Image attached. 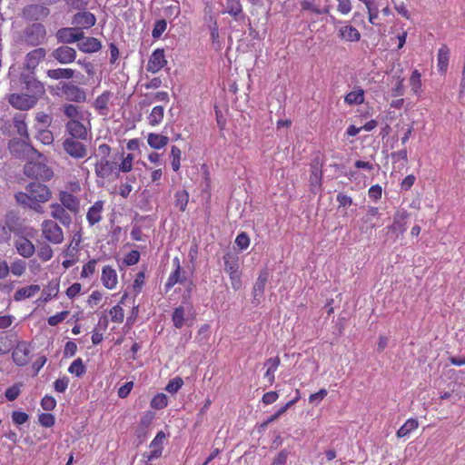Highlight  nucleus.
<instances>
[{"mask_svg": "<svg viewBox=\"0 0 465 465\" xmlns=\"http://www.w3.org/2000/svg\"><path fill=\"white\" fill-rule=\"evenodd\" d=\"M46 54L45 49L36 48L27 54L25 57V66L28 69H35Z\"/></svg>", "mask_w": 465, "mask_h": 465, "instance_id": "obj_20", "label": "nucleus"}, {"mask_svg": "<svg viewBox=\"0 0 465 465\" xmlns=\"http://www.w3.org/2000/svg\"><path fill=\"white\" fill-rule=\"evenodd\" d=\"M41 406L45 411H52L56 406V401L54 397L45 395L41 401Z\"/></svg>", "mask_w": 465, "mask_h": 465, "instance_id": "obj_62", "label": "nucleus"}, {"mask_svg": "<svg viewBox=\"0 0 465 465\" xmlns=\"http://www.w3.org/2000/svg\"><path fill=\"white\" fill-rule=\"evenodd\" d=\"M101 282L106 289H115L118 283V275L116 271L109 265L104 266L102 270Z\"/></svg>", "mask_w": 465, "mask_h": 465, "instance_id": "obj_14", "label": "nucleus"}, {"mask_svg": "<svg viewBox=\"0 0 465 465\" xmlns=\"http://www.w3.org/2000/svg\"><path fill=\"white\" fill-rule=\"evenodd\" d=\"M64 113L69 121L84 120V114L79 108L74 104H66L64 107Z\"/></svg>", "mask_w": 465, "mask_h": 465, "instance_id": "obj_40", "label": "nucleus"}, {"mask_svg": "<svg viewBox=\"0 0 465 465\" xmlns=\"http://www.w3.org/2000/svg\"><path fill=\"white\" fill-rule=\"evenodd\" d=\"M419 427V422L416 419H409L398 430L397 437L404 438L408 436L411 431L415 430Z\"/></svg>", "mask_w": 465, "mask_h": 465, "instance_id": "obj_34", "label": "nucleus"}, {"mask_svg": "<svg viewBox=\"0 0 465 465\" xmlns=\"http://www.w3.org/2000/svg\"><path fill=\"white\" fill-rule=\"evenodd\" d=\"M167 28V23L164 19H161L155 22L153 29L152 31V36L154 39H158L162 36L163 32Z\"/></svg>", "mask_w": 465, "mask_h": 465, "instance_id": "obj_50", "label": "nucleus"}, {"mask_svg": "<svg viewBox=\"0 0 465 465\" xmlns=\"http://www.w3.org/2000/svg\"><path fill=\"white\" fill-rule=\"evenodd\" d=\"M13 346L12 336L5 331H0V355L8 353Z\"/></svg>", "mask_w": 465, "mask_h": 465, "instance_id": "obj_37", "label": "nucleus"}, {"mask_svg": "<svg viewBox=\"0 0 465 465\" xmlns=\"http://www.w3.org/2000/svg\"><path fill=\"white\" fill-rule=\"evenodd\" d=\"M391 157L394 160V163H400L399 167L403 168L406 165L407 163V151L406 150H401L395 153H391Z\"/></svg>", "mask_w": 465, "mask_h": 465, "instance_id": "obj_56", "label": "nucleus"}, {"mask_svg": "<svg viewBox=\"0 0 465 465\" xmlns=\"http://www.w3.org/2000/svg\"><path fill=\"white\" fill-rule=\"evenodd\" d=\"M341 26L338 28V35L344 41L358 42L361 39L360 32L352 25L339 22Z\"/></svg>", "mask_w": 465, "mask_h": 465, "instance_id": "obj_16", "label": "nucleus"}, {"mask_svg": "<svg viewBox=\"0 0 465 465\" xmlns=\"http://www.w3.org/2000/svg\"><path fill=\"white\" fill-rule=\"evenodd\" d=\"M134 156L132 153L122 154V161L117 164L118 174L122 173H129L133 169Z\"/></svg>", "mask_w": 465, "mask_h": 465, "instance_id": "obj_36", "label": "nucleus"}, {"mask_svg": "<svg viewBox=\"0 0 465 465\" xmlns=\"http://www.w3.org/2000/svg\"><path fill=\"white\" fill-rule=\"evenodd\" d=\"M337 2V11L343 15L351 13L352 5L351 0H335Z\"/></svg>", "mask_w": 465, "mask_h": 465, "instance_id": "obj_58", "label": "nucleus"}, {"mask_svg": "<svg viewBox=\"0 0 465 465\" xmlns=\"http://www.w3.org/2000/svg\"><path fill=\"white\" fill-rule=\"evenodd\" d=\"M421 75L418 70H414L410 77V85L411 91L420 95L421 93Z\"/></svg>", "mask_w": 465, "mask_h": 465, "instance_id": "obj_42", "label": "nucleus"}, {"mask_svg": "<svg viewBox=\"0 0 465 465\" xmlns=\"http://www.w3.org/2000/svg\"><path fill=\"white\" fill-rule=\"evenodd\" d=\"M169 138L166 135L150 133L147 135V143L149 146L155 150H160L167 145Z\"/></svg>", "mask_w": 465, "mask_h": 465, "instance_id": "obj_27", "label": "nucleus"}, {"mask_svg": "<svg viewBox=\"0 0 465 465\" xmlns=\"http://www.w3.org/2000/svg\"><path fill=\"white\" fill-rule=\"evenodd\" d=\"M173 322L176 328H182L185 322V311L183 307H178L174 310L173 314Z\"/></svg>", "mask_w": 465, "mask_h": 465, "instance_id": "obj_44", "label": "nucleus"}, {"mask_svg": "<svg viewBox=\"0 0 465 465\" xmlns=\"http://www.w3.org/2000/svg\"><path fill=\"white\" fill-rule=\"evenodd\" d=\"M102 45L94 37L82 38L78 41V48L84 53H94L101 49Z\"/></svg>", "mask_w": 465, "mask_h": 465, "instance_id": "obj_22", "label": "nucleus"}, {"mask_svg": "<svg viewBox=\"0 0 465 465\" xmlns=\"http://www.w3.org/2000/svg\"><path fill=\"white\" fill-rule=\"evenodd\" d=\"M15 246L17 252L25 258L31 257L35 251V245L32 243V242L23 236H18L15 239Z\"/></svg>", "mask_w": 465, "mask_h": 465, "instance_id": "obj_17", "label": "nucleus"}, {"mask_svg": "<svg viewBox=\"0 0 465 465\" xmlns=\"http://www.w3.org/2000/svg\"><path fill=\"white\" fill-rule=\"evenodd\" d=\"M226 13L237 18L242 14V7L240 0H225Z\"/></svg>", "mask_w": 465, "mask_h": 465, "instance_id": "obj_38", "label": "nucleus"}, {"mask_svg": "<svg viewBox=\"0 0 465 465\" xmlns=\"http://www.w3.org/2000/svg\"><path fill=\"white\" fill-rule=\"evenodd\" d=\"M39 291L40 286L37 284H32L20 288L15 292L14 295V300L15 302H21L25 299H28L35 296Z\"/></svg>", "mask_w": 465, "mask_h": 465, "instance_id": "obj_26", "label": "nucleus"}, {"mask_svg": "<svg viewBox=\"0 0 465 465\" xmlns=\"http://www.w3.org/2000/svg\"><path fill=\"white\" fill-rule=\"evenodd\" d=\"M268 278L269 272L266 270L260 272L258 278L253 285L252 291L255 300L259 301V299L262 296Z\"/></svg>", "mask_w": 465, "mask_h": 465, "instance_id": "obj_25", "label": "nucleus"}, {"mask_svg": "<svg viewBox=\"0 0 465 465\" xmlns=\"http://www.w3.org/2000/svg\"><path fill=\"white\" fill-rule=\"evenodd\" d=\"M39 422L44 427H52L54 424V417L50 413H42L39 416Z\"/></svg>", "mask_w": 465, "mask_h": 465, "instance_id": "obj_64", "label": "nucleus"}, {"mask_svg": "<svg viewBox=\"0 0 465 465\" xmlns=\"http://www.w3.org/2000/svg\"><path fill=\"white\" fill-rule=\"evenodd\" d=\"M111 98L110 92H104L101 95H99L94 101V106L96 109L104 110L107 108V104Z\"/></svg>", "mask_w": 465, "mask_h": 465, "instance_id": "obj_51", "label": "nucleus"}, {"mask_svg": "<svg viewBox=\"0 0 465 465\" xmlns=\"http://www.w3.org/2000/svg\"><path fill=\"white\" fill-rule=\"evenodd\" d=\"M37 139L44 144H51L54 142V135L48 129H43L38 132Z\"/></svg>", "mask_w": 465, "mask_h": 465, "instance_id": "obj_57", "label": "nucleus"}, {"mask_svg": "<svg viewBox=\"0 0 465 465\" xmlns=\"http://www.w3.org/2000/svg\"><path fill=\"white\" fill-rule=\"evenodd\" d=\"M170 156L172 157V168L174 172H177L181 167V150L175 145L172 146Z\"/></svg>", "mask_w": 465, "mask_h": 465, "instance_id": "obj_45", "label": "nucleus"}, {"mask_svg": "<svg viewBox=\"0 0 465 465\" xmlns=\"http://www.w3.org/2000/svg\"><path fill=\"white\" fill-rule=\"evenodd\" d=\"M38 256L44 262H47V261L51 260L53 257L52 248L47 244H44V245L40 246V248L38 250Z\"/></svg>", "mask_w": 465, "mask_h": 465, "instance_id": "obj_60", "label": "nucleus"}, {"mask_svg": "<svg viewBox=\"0 0 465 465\" xmlns=\"http://www.w3.org/2000/svg\"><path fill=\"white\" fill-rule=\"evenodd\" d=\"M224 262V271L229 272H235V271L240 270V259L236 254L233 253H226L223 256Z\"/></svg>", "mask_w": 465, "mask_h": 465, "instance_id": "obj_32", "label": "nucleus"}, {"mask_svg": "<svg viewBox=\"0 0 465 465\" xmlns=\"http://www.w3.org/2000/svg\"><path fill=\"white\" fill-rule=\"evenodd\" d=\"M111 320L114 322H122L124 318V312L120 305L114 306L109 312Z\"/></svg>", "mask_w": 465, "mask_h": 465, "instance_id": "obj_55", "label": "nucleus"}, {"mask_svg": "<svg viewBox=\"0 0 465 465\" xmlns=\"http://www.w3.org/2000/svg\"><path fill=\"white\" fill-rule=\"evenodd\" d=\"M59 200L61 204L73 213H77L80 209V201L73 193L61 191L59 193Z\"/></svg>", "mask_w": 465, "mask_h": 465, "instance_id": "obj_19", "label": "nucleus"}, {"mask_svg": "<svg viewBox=\"0 0 465 465\" xmlns=\"http://www.w3.org/2000/svg\"><path fill=\"white\" fill-rule=\"evenodd\" d=\"M83 31L80 28H63L57 32L58 39L63 43H74L83 38Z\"/></svg>", "mask_w": 465, "mask_h": 465, "instance_id": "obj_12", "label": "nucleus"}, {"mask_svg": "<svg viewBox=\"0 0 465 465\" xmlns=\"http://www.w3.org/2000/svg\"><path fill=\"white\" fill-rule=\"evenodd\" d=\"M450 59V49L447 46H441L438 51L437 67L440 74L447 71Z\"/></svg>", "mask_w": 465, "mask_h": 465, "instance_id": "obj_29", "label": "nucleus"}, {"mask_svg": "<svg viewBox=\"0 0 465 465\" xmlns=\"http://www.w3.org/2000/svg\"><path fill=\"white\" fill-rule=\"evenodd\" d=\"M365 7H366L367 12H368L369 22L371 25H376V20L379 17L378 6L375 5V3L372 0V1L369 2L368 4H366Z\"/></svg>", "mask_w": 465, "mask_h": 465, "instance_id": "obj_49", "label": "nucleus"}, {"mask_svg": "<svg viewBox=\"0 0 465 465\" xmlns=\"http://www.w3.org/2000/svg\"><path fill=\"white\" fill-rule=\"evenodd\" d=\"M409 216L410 214L406 210H398L393 216V223L390 227L391 230L393 232L403 233L406 231V225Z\"/></svg>", "mask_w": 465, "mask_h": 465, "instance_id": "obj_18", "label": "nucleus"}, {"mask_svg": "<svg viewBox=\"0 0 465 465\" xmlns=\"http://www.w3.org/2000/svg\"><path fill=\"white\" fill-rule=\"evenodd\" d=\"M166 64L164 50L158 48L151 54L146 69L148 72L155 74L163 68Z\"/></svg>", "mask_w": 465, "mask_h": 465, "instance_id": "obj_11", "label": "nucleus"}, {"mask_svg": "<svg viewBox=\"0 0 465 465\" xmlns=\"http://www.w3.org/2000/svg\"><path fill=\"white\" fill-rule=\"evenodd\" d=\"M68 315H69V312L63 311L61 312H58V313L53 315V316H50L47 320L48 324L51 326H56L57 324H59L60 322L64 321Z\"/></svg>", "mask_w": 465, "mask_h": 465, "instance_id": "obj_59", "label": "nucleus"}, {"mask_svg": "<svg viewBox=\"0 0 465 465\" xmlns=\"http://www.w3.org/2000/svg\"><path fill=\"white\" fill-rule=\"evenodd\" d=\"M62 94L68 101L81 103L86 99L84 90L72 84H64L62 87Z\"/></svg>", "mask_w": 465, "mask_h": 465, "instance_id": "obj_10", "label": "nucleus"}, {"mask_svg": "<svg viewBox=\"0 0 465 465\" xmlns=\"http://www.w3.org/2000/svg\"><path fill=\"white\" fill-rule=\"evenodd\" d=\"M265 367L267 368L266 372L264 373V379L270 384L274 382V374L280 365V359L278 357L270 358L265 361Z\"/></svg>", "mask_w": 465, "mask_h": 465, "instance_id": "obj_30", "label": "nucleus"}, {"mask_svg": "<svg viewBox=\"0 0 465 465\" xmlns=\"http://www.w3.org/2000/svg\"><path fill=\"white\" fill-rule=\"evenodd\" d=\"M346 104L350 105L361 104L364 102V91L361 88H355L350 92L344 98Z\"/></svg>", "mask_w": 465, "mask_h": 465, "instance_id": "obj_33", "label": "nucleus"}, {"mask_svg": "<svg viewBox=\"0 0 465 465\" xmlns=\"http://www.w3.org/2000/svg\"><path fill=\"white\" fill-rule=\"evenodd\" d=\"M173 263L175 265L174 272L169 276L165 287L166 289H171L173 286H174L179 281H180V274H181V266H180V261L178 258L173 259Z\"/></svg>", "mask_w": 465, "mask_h": 465, "instance_id": "obj_41", "label": "nucleus"}, {"mask_svg": "<svg viewBox=\"0 0 465 465\" xmlns=\"http://www.w3.org/2000/svg\"><path fill=\"white\" fill-rule=\"evenodd\" d=\"M310 183L312 188L320 187L322 183V172L317 166L312 168Z\"/></svg>", "mask_w": 465, "mask_h": 465, "instance_id": "obj_54", "label": "nucleus"}, {"mask_svg": "<svg viewBox=\"0 0 465 465\" xmlns=\"http://www.w3.org/2000/svg\"><path fill=\"white\" fill-rule=\"evenodd\" d=\"M15 197L19 204L37 213H41V204L51 199L52 193L50 189L43 183H30L25 187V192H19Z\"/></svg>", "mask_w": 465, "mask_h": 465, "instance_id": "obj_2", "label": "nucleus"}, {"mask_svg": "<svg viewBox=\"0 0 465 465\" xmlns=\"http://www.w3.org/2000/svg\"><path fill=\"white\" fill-rule=\"evenodd\" d=\"M25 173L28 177L49 181L54 176L53 171L41 161H30L25 165Z\"/></svg>", "mask_w": 465, "mask_h": 465, "instance_id": "obj_3", "label": "nucleus"}, {"mask_svg": "<svg viewBox=\"0 0 465 465\" xmlns=\"http://www.w3.org/2000/svg\"><path fill=\"white\" fill-rule=\"evenodd\" d=\"M301 6H302V10L310 11L316 15H323V14H328L330 12V6H324L322 8H321L309 0L302 1Z\"/></svg>", "mask_w": 465, "mask_h": 465, "instance_id": "obj_39", "label": "nucleus"}, {"mask_svg": "<svg viewBox=\"0 0 465 465\" xmlns=\"http://www.w3.org/2000/svg\"><path fill=\"white\" fill-rule=\"evenodd\" d=\"M41 228L43 236L48 242L59 244L64 241L63 230L53 220H45L42 223Z\"/></svg>", "mask_w": 465, "mask_h": 465, "instance_id": "obj_5", "label": "nucleus"}, {"mask_svg": "<svg viewBox=\"0 0 465 465\" xmlns=\"http://www.w3.org/2000/svg\"><path fill=\"white\" fill-rule=\"evenodd\" d=\"M52 55L61 64H69L75 59L76 52L74 48L64 45L54 50Z\"/></svg>", "mask_w": 465, "mask_h": 465, "instance_id": "obj_15", "label": "nucleus"}, {"mask_svg": "<svg viewBox=\"0 0 465 465\" xmlns=\"http://www.w3.org/2000/svg\"><path fill=\"white\" fill-rule=\"evenodd\" d=\"M95 174L102 179L108 181L118 178L117 163L108 158L101 157L94 166Z\"/></svg>", "mask_w": 465, "mask_h": 465, "instance_id": "obj_4", "label": "nucleus"}, {"mask_svg": "<svg viewBox=\"0 0 465 465\" xmlns=\"http://www.w3.org/2000/svg\"><path fill=\"white\" fill-rule=\"evenodd\" d=\"M166 436L163 431H159L154 439L150 443L149 449L150 450L148 452L143 453V458L144 459L145 462L149 463L153 460L158 459L161 457L163 453V442Z\"/></svg>", "mask_w": 465, "mask_h": 465, "instance_id": "obj_7", "label": "nucleus"}, {"mask_svg": "<svg viewBox=\"0 0 465 465\" xmlns=\"http://www.w3.org/2000/svg\"><path fill=\"white\" fill-rule=\"evenodd\" d=\"M104 208V203L102 201L95 202L88 210L86 218L91 225H94L99 223L102 219V212Z\"/></svg>", "mask_w": 465, "mask_h": 465, "instance_id": "obj_24", "label": "nucleus"}, {"mask_svg": "<svg viewBox=\"0 0 465 465\" xmlns=\"http://www.w3.org/2000/svg\"><path fill=\"white\" fill-rule=\"evenodd\" d=\"M12 358L16 365H26L31 360V344L25 341H18L13 350Z\"/></svg>", "mask_w": 465, "mask_h": 465, "instance_id": "obj_6", "label": "nucleus"}, {"mask_svg": "<svg viewBox=\"0 0 465 465\" xmlns=\"http://www.w3.org/2000/svg\"><path fill=\"white\" fill-rule=\"evenodd\" d=\"M25 118V115L17 114L13 118V124L17 134L25 142L28 140L29 134Z\"/></svg>", "mask_w": 465, "mask_h": 465, "instance_id": "obj_28", "label": "nucleus"}, {"mask_svg": "<svg viewBox=\"0 0 465 465\" xmlns=\"http://www.w3.org/2000/svg\"><path fill=\"white\" fill-rule=\"evenodd\" d=\"M95 16L90 12L78 13L74 16V24L81 28H90L95 24Z\"/></svg>", "mask_w": 465, "mask_h": 465, "instance_id": "obj_21", "label": "nucleus"}, {"mask_svg": "<svg viewBox=\"0 0 465 465\" xmlns=\"http://www.w3.org/2000/svg\"><path fill=\"white\" fill-rule=\"evenodd\" d=\"M46 31L42 24H34L26 30V41L32 45H38L45 39Z\"/></svg>", "mask_w": 465, "mask_h": 465, "instance_id": "obj_9", "label": "nucleus"}, {"mask_svg": "<svg viewBox=\"0 0 465 465\" xmlns=\"http://www.w3.org/2000/svg\"><path fill=\"white\" fill-rule=\"evenodd\" d=\"M228 274L230 276L232 289L235 291L239 290L242 285V280H241L242 273H241L240 270L235 271V272H229Z\"/></svg>", "mask_w": 465, "mask_h": 465, "instance_id": "obj_61", "label": "nucleus"}, {"mask_svg": "<svg viewBox=\"0 0 465 465\" xmlns=\"http://www.w3.org/2000/svg\"><path fill=\"white\" fill-rule=\"evenodd\" d=\"M74 70L70 68H58L47 71L48 77L52 79H70L74 76Z\"/></svg>", "mask_w": 465, "mask_h": 465, "instance_id": "obj_35", "label": "nucleus"}, {"mask_svg": "<svg viewBox=\"0 0 465 465\" xmlns=\"http://www.w3.org/2000/svg\"><path fill=\"white\" fill-rule=\"evenodd\" d=\"M189 201V194L186 191H178L175 193V205L181 210L184 211Z\"/></svg>", "mask_w": 465, "mask_h": 465, "instance_id": "obj_47", "label": "nucleus"}, {"mask_svg": "<svg viewBox=\"0 0 465 465\" xmlns=\"http://www.w3.org/2000/svg\"><path fill=\"white\" fill-rule=\"evenodd\" d=\"M68 371L76 377H81L85 372V367L82 359L74 360L69 366Z\"/></svg>", "mask_w": 465, "mask_h": 465, "instance_id": "obj_46", "label": "nucleus"}, {"mask_svg": "<svg viewBox=\"0 0 465 465\" xmlns=\"http://www.w3.org/2000/svg\"><path fill=\"white\" fill-rule=\"evenodd\" d=\"M235 243L241 250H245L250 244V238L245 232H242L236 237Z\"/></svg>", "mask_w": 465, "mask_h": 465, "instance_id": "obj_63", "label": "nucleus"}, {"mask_svg": "<svg viewBox=\"0 0 465 465\" xmlns=\"http://www.w3.org/2000/svg\"><path fill=\"white\" fill-rule=\"evenodd\" d=\"M183 381L180 377L172 379L166 385L165 390L170 393H176L183 386Z\"/></svg>", "mask_w": 465, "mask_h": 465, "instance_id": "obj_53", "label": "nucleus"}, {"mask_svg": "<svg viewBox=\"0 0 465 465\" xmlns=\"http://www.w3.org/2000/svg\"><path fill=\"white\" fill-rule=\"evenodd\" d=\"M51 216L54 219L60 221L64 225H69L71 223L70 215L65 212L64 207L59 203H52Z\"/></svg>", "mask_w": 465, "mask_h": 465, "instance_id": "obj_23", "label": "nucleus"}, {"mask_svg": "<svg viewBox=\"0 0 465 465\" xmlns=\"http://www.w3.org/2000/svg\"><path fill=\"white\" fill-rule=\"evenodd\" d=\"M63 147L66 153L73 158L82 159L87 155L86 146L73 138H66L63 143Z\"/></svg>", "mask_w": 465, "mask_h": 465, "instance_id": "obj_8", "label": "nucleus"}, {"mask_svg": "<svg viewBox=\"0 0 465 465\" xmlns=\"http://www.w3.org/2000/svg\"><path fill=\"white\" fill-rule=\"evenodd\" d=\"M10 272L16 277L22 276L26 270V262L24 260L17 259L9 266Z\"/></svg>", "mask_w": 465, "mask_h": 465, "instance_id": "obj_43", "label": "nucleus"}, {"mask_svg": "<svg viewBox=\"0 0 465 465\" xmlns=\"http://www.w3.org/2000/svg\"><path fill=\"white\" fill-rule=\"evenodd\" d=\"M164 108L162 105L154 106L147 117L148 124L154 127L158 126L163 119Z\"/></svg>", "mask_w": 465, "mask_h": 465, "instance_id": "obj_31", "label": "nucleus"}, {"mask_svg": "<svg viewBox=\"0 0 465 465\" xmlns=\"http://www.w3.org/2000/svg\"><path fill=\"white\" fill-rule=\"evenodd\" d=\"M81 121L82 120L68 121L65 125L66 131L73 139L86 140L87 138V129Z\"/></svg>", "mask_w": 465, "mask_h": 465, "instance_id": "obj_13", "label": "nucleus"}, {"mask_svg": "<svg viewBox=\"0 0 465 465\" xmlns=\"http://www.w3.org/2000/svg\"><path fill=\"white\" fill-rule=\"evenodd\" d=\"M11 88L20 93L10 94L8 102L14 108L21 111L33 108L45 93L44 84L29 74H21L19 78L11 79Z\"/></svg>", "mask_w": 465, "mask_h": 465, "instance_id": "obj_1", "label": "nucleus"}, {"mask_svg": "<svg viewBox=\"0 0 465 465\" xmlns=\"http://www.w3.org/2000/svg\"><path fill=\"white\" fill-rule=\"evenodd\" d=\"M96 264H97V261L95 259H93V260L89 261L87 263H85L83 266V269L81 272V277L82 278H89L91 275H93L95 272Z\"/></svg>", "mask_w": 465, "mask_h": 465, "instance_id": "obj_52", "label": "nucleus"}, {"mask_svg": "<svg viewBox=\"0 0 465 465\" xmlns=\"http://www.w3.org/2000/svg\"><path fill=\"white\" fill-rule=\"evenodd\" d=\"M168 404V398L163 393H158L156 394L152 401H151V407L155 410H161L167 406Z\"/></svg>", "mask_w": 465, "mask_h": 465, "instance_id": "obj_48", "label": "nucleus"}]
</instances>
